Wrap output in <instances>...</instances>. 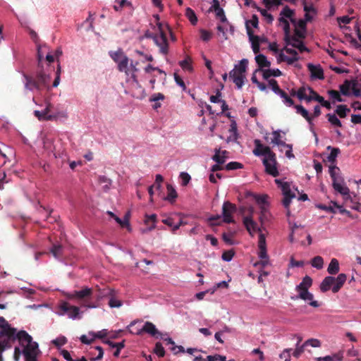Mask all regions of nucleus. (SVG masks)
<instances>
[{"label": "nucleus", "mask_w": 361, "mask_h": 361, "mask_svg": "<svg viewBox=\"0 0 361 361\" xmlns=\"http://www.w3.org/2000/svg\"><path fill=\"white\" fill-rule=\"evenodd\" d=\"M351 87V81L345 80L344 82L340 85V91L341 94H343L345 96H349L350 95V90Z\"/></svg>", "instance_id": "38"}, {"label": "nucleus", "mask_w": 361, "mask_h": 361, "mask_svg": "<svg viewBox=\"0 0 361 361\" xmlns=\"http://www.w3.org/2000/svg\"><path fill=\"white\" fill-rule=\"evenodd\" d=\"M307 68L312 78L319 80H323L324 78V71L319 65L315 66L312 63H309L307 65Z\"/></svg>", "instance_id": "16"}, {"label": "nucleus", "mask_w": 361, "mask_h": 361, "mask_svg": "<svg viewBox=\"0 0 361 361\" xmlns=\"http://www.w3.org/2000/svg\"><path fill=\"white\" fill-rule=\"evenodd\" d=\"M52 343L57 347L65 345L67 343V338L65 336H59L54 340Z\"/></svg>", "instance_id": "59"}, {"label": "nucleus", "mask_w": 361, "mask_h": 361, "mask_svg": "<svg viewBox=\"0 0 361 361\" xmlns=\"http://www.w3.org/2000/svg\"><path fill=\"white\" fill-rule=\"evenodd\" d=\"M347 279V276L345 274H340L336 278H335V283L332 286V292L336 293H338L342 288Z\"/></svg>", "instance_id": "21"}, {"label": "nucleus", "mask_w": 361, "mask_h": 361, "mask_svg": "<svg viewBox=\"0 0 361 361\" xmlns=\"http://www.w3.org/2000/svg\"><path fill=\"white\" fill-rule=\"evenodd\" d=\"M332 186L334 189L341 194L345 199L350 197V190L343 184V178L338 176L332 179Z\"/></svg>", "instance_id": "11"}, {"label": "nucleus", "mask_w": 361, "mask_h": 361, "mask_svg": "<svg viewBox=\"0 0 361 361\" xmlns=\"http://www.w3.org/2000/svg\"><path fill=\"white\" fill-rule=\"evenodd\" d=\"M201 39L204 42H208L212 38V33L205 30H201Z\"/></svg>", "instance_id": "61"}, {"label": "nucleus", "mask_w": 361, "mask_h": 361, "mask_svg": "<svg viewBox=\"0 0 361 361\" xmlns=\"http://www.w3.org/2000/svg\"><path fill=\"white\" fill-rule=\"evenodd\" d=\"M15 337L16 339L18 338L22 345L25 344L27 345V343H31V340L32 339V336L24 330L18 331L16 335L15 334Z\"/></svg>", "instance_id": "24"}, {"label": "nucleus", "mask_w": 361, "mask_h": 361, "mask_svg": "<svg viewBox=\"0 0 361 361\" xmlns=\"http://www.w3.org/2000/svg\"><path fill=\"white\" fill-rule=\"evenodd\" d=\"M312 285V279L310 276H305L303 279H302V281L301 283H300V284H298V286H296V287H301L302 288H310Z\"/></svg>", "instance_id": "44"}, {"label": "nucleus", "mask_w": 361, "mask_h": 361, "mask_svg": "<svg viewBox=\"0 0 361 361\" xmlns=\"http://www.w3.org/2000/svg\"><path fill=\"white\" fill-rule=\"evenodd\" d=\"M109 56L112 60L117 63V68L120 72L126 71L128 69L129 59L122 49H119L115 51H109Z\"/></svg>", "instance_id": "5"}, {"label": "nucleus", "mask_w": 361, "mask_h": 361, "mask_svg": "<svg viewBox=\"0 0 361 361\" xmlns=\"http://www.w3.org/2000/svg\"><path fill=\"white\" fill-rule=\"evenodd\" d=\"M226 360V357L220 355H209L207 357V361H222Z\"/></svg>", "instance_id": "64"}, {"label": "nucleus", "mask_w": 361, "mask_h": 361, "mask_svg": "<svg viewBox=\"0 0 361 361\" xmlns=\"http://www.w3.org/2000/svg\"><path fill=\"white\" fill-rule=\"evenodd\" d=\"M328 94L329 95V97L331 99H333L337 102H341L343 101L340 93L337 90H330L328 91Z\"/></svg>", "instance_id": "45"}, {"label": "nucleus", "mask_w": 361, "mask_h": 361, "mask_svg": "<svg viewBox=\"0 0 361 361\" xmlns=\"http://www.w3.org/2000/svg\"><path fill=\"white\" fill-rule=\"evenodd\" d=\"M229 132L233 133V137H228L227 142H235L238 138L237 123L235 121H232L230 125Z\"/></svg>", "instance_id": "30"}, {"label": "nucleus", "mask_w": 361, "mask_h": 361, "mask_svg": "<svg viewBox=\"0 0 361 361\" xmlns=\"http://www.w3.org/2000/svg\"><path fill=\"white\" fill-rule=\"evenodd\" d=\"M269 85L271 87V90L274 91V92L276 94L281 90V89L279 86L278 82L275 79L269 80Z\"/></svg>", "instance_id": "50"}, {"label": "nucleus", "mask_w": 361, "mask_h": 361, "mask_svg": "<svg viewBox=\"0 0 361 361\" xmlns=\"http://www.w3.org/2000/svg\"><path fill=\"white\" fill-rule=\"evenodd\" d=\"M46 48V46L37 47V70L35 75L23 73L24 78V87L25 90L30 91L36 90L41 92L43 90H49L50 75L44 70L43 66V57L42 49Z\"/></svg>", "instance_id": "1"}, {"label": "nucleus", "mask_w": 361, "mask_h": 361, "mask_svg": "<svg viewBox=\"0 0 361 361\" xmlns=\"http://www.w3.org/2000/svg\"><path fill=\"white\" fill-rule=\"evenodd\" d=\"M290 44H287L298 49L300 52L309 51V49L305 46L303 42L298 39L296 36H292L291 38H290Z\"/></svg>", "instance_id": "22"}, {"label": "nucleus", "mask_w": 361, "mask_h": 361, "mask_svg": "<svg viewBox=\"0 0 361 361\" xmlns=\"http://www.w3.org/2000/svg\"><path fill=\"white\" fill-rule=\"evenodd\" d=\"M340 169L335 165L329 166V174L331 179L339 176Z\"/></svg>", "instance_id": "53"}, {"label": "nucleus", "mask_w": 361, "mask_h": 361, "mask_svg": "<svg viewBox=\"0 0 361 361\" xmlns=\"http://www.w3.org/2000/svg\"><path fill=\"white\" fill-rule=\"evenodd\" d=\"M243 164L237 162V161H231L227 164L225 166L226 170H235L238 169H242Z\"/></svg>", "instance_id": "49"}, {"label": "nucleus", "mask_w": 361, "mask_h": 361, "mask_svg": "<svg viewBox=\"0 0 361 361\" xmlns=\"http://www.w3.org/2000/svg\"><path fill=\"white\" fill-rule=\"evenodd\" d=\"M293 106L296 109L297 114H300L310 124H312V116L302 105H294Z\"/></svg>", "instance_id": "27"}, {"label": "nucleus", "mask_w": 361, "mask_h": 361, "mask_svg": "<svg viewBox=\"0 0 361 361\" xmlns=\"http://www.w3.org/2000/svg\"><path fill=\"white\" fill-rule=\"evenodd\" d=\"M247 34L249 37L250 42H252V48L255 54L259 52V37L257 35H255L252 30L247 25Z\"/></svg>", "instance_id": "14"}, {"label": "nucleus", "mask_w": 361, "mask_h": 361, "mask_svg": "<svg viewBox=\"0 0 361 361\" xmlns=\"http://www.w3.org/2000/svg\"><path fill=\"white\" fill-rule=\"evenodd\" d=\"M267 198L268 196L267 195H257L255 197L256 202L261 207L267 204Z\"/></svg>", "instance_id": "51"}, {"label": "nucleus", "mask_w": 361, "mask_h": 361, "mask_svg": "<svg viewBox=\"0 0 361 361\" xmlns=\"http://www.w3.org/2000/svg\"><path fill=\"white\" fill-rule=\"evenodd\" d=\"M247 64L248 60L246 59H243L240 61L239 64L235 66V68L233 70H235L237 71V74H244L246 71Z\"/></svg>", "instance_id": "36"}, {"label": "nucleus", "mask_w": 361, "mask_h": 361, "mask_svg": "<svg viewBox=\"0 0 361 361\" xmlns=\"http://www.w3.org/2000/svg\"><path fill=\"white\" fill-rule=\"evenodd\" d=\"M350 111V109L344 104L338 105L335 111L336 114L341 118H345Z\"/></svg>", "instance_id": "35"}, {"label": "nucleus", "mask_w": 361, "mask_h": 361, "mask_svg": "<svg viewBox=\"0 0 361 361\" xmlns=\"http://www.w3.org/2000/svg\"><path fill=\"white\" fill-rule=\"evenodd\" d=\"M255 61L259 67V69L256 70L255 72L262 71L263 68H269L271 66V63L264 54L257 55L255 56Z\"/></svg>", "instance_id": "25"}, {"label": "nucleus", "mask_w": 361, "mask_h": 361, "mask_svg": "<svg viewBox=\"0 0 361 361\" xmlns=\"http://www.w3.org/2000/svg\"><path fill=\"white\" fill-rule=\"evenodd\" d=\"M228 152L226 150H221L220 149H215V154L212 159L219 164H223L228 158Z\"/></svg>", "instance_id": "20"}, {"label": "nucleus", "mask_w": 361, "mask_h": 361, "mask_svg": "<svg viewBox=\"0 0 361 361\" xmlns=\"http://www.w3.org/2000/svg\"><path fill=\"white\" fill-rule=\"evenodd\" d=\"M185 16L189 19L192 25H195L197 22V16L194 11L190 8H187L185 11Z\"/></svg>", "instance_id": "42"}, {"label": "nucleus", "mask_w": 361, "mask_h": 361, "mask_svg": "<svg viewBox=\"0 0 361 361\" xmlns=\"http://www.w3.org/2000/svg\"><path fill=\"white\" fill-rule=\"evenodd\" d=\"M130 4V2H128L126 0H116L114 8L115 9V11H118L125 6Z\"/></svg>", "instance_id": "47"}, {"label": "nucleus", "mask_w": 361, "mask_h": 361, "mask_svg": "<svg viewBox=\"0 0 361 361\" xmlns=\"http://www.w3.org/2000/svg\"><path fill=\"white\" fill-rule=\"evenodd\" d=\"M233 255H234V252L232 250H228V251H225L222 254L221 257H222L223 260H224L226 262H229L232 259Z\"/></svg>", "instance_id": "63"}, {"label": "nucleus", "mask_w": 361, "mask_h": 361, "mask_svg": "<svg viewBox=\"0 0 361 361\" xmlns=\"http://www.w3.org/2000/svg\"><path fill=\"white\" fill-rule=\"evenodd\" d=\"M255 149H253V154L257 157L264 156V157H274V152L271 150V148L268 146H264L259 140H255Z\"/></svg>", "instance_id": "10"}, {"label": "nucleus", "mask_w": 361, "mask_h": 361, "mask_svg": "<svg viewBox=\"0 0 361 361\" xmlns=\"http://www.w3.org/2000/svg\"><path fill=\"white\" fill-rule=\"evenodd\" d=\"M191 63L192 59L190 56H188L184 60L179 62V65L183 70H187L191 72L192 71Z\"/></svg>", "instance_id": "39"}, {"label": "nucleus", "mask_w": 361, "mask_h": 361, "mask_svg": "<svg viewBox=\"0 0 361 361\" xmlns=\"http://www.w3.org/2000/svg\"><path fill=\"white\" fill-rule=\"evenodd\" d=\"M243 224L248 233L253 236L256 231H259L258 247H267L266 238L264 234L261 233V229L257 227V224L252 220L251 216H245L243 219Z\"/></svg>", "instance_id": "4"}, {"label": "nucleus", "mask_w": 361, "mask_h": 361, "mask_svg": "<svg viewBox=\"0 0 361 361\" xmlns=\"http://www.w3.org/2000/svg\"><path fill=\"white\" fill-rule=\"evenodd\" d=\"M37 343L34 342L32 339L31 343H27L23 350V354L25 357V359H29L31 358L32 357H35L36 351L37 350Z\"/></svg>", "instance_id": "15"}, {"label": "nucleus", "mask_w": 361, "mask_h": 361, "mask_svg": "<svg viewBox=\"0 0 361 361\" xmlns=\"http://www.w3.org/2000/svg\"><path fill=\"white\" fill-rule=\"evenodd\" d=\"M281 15L286 18H291L293 15V11L291 10L288 6H286L281 12Z\"/></svg>", "instance_id": "62"}, {"label": "nucleus", "mask_w": 361, "mask_h": 361, "mask_svg": "<svg viewBox=\"0 0 361 361\" xmlns=\"http://www.w3.org/2000/svg\"><path fill=\"white\" fill-rule=\"evenodd\" d=\"M312 266L321 269L323 267L324 260L323 258L320 256H316L312 259Z\"/></svg>", "instance_id": "43"}, {"label": "nucleus", "mask_w": 361, "mask_h": 361, "mask_svg": "<svg viewBox=\"0 0 361 361\" xmlns=\"http://www.w3.org/2000/svg\"><path fill=\"white\" fill-rule=\"evenodd\" d=\"M272 135L274 136L271 140V142L274 145L279 146H283L286 145V142L281 140V131L280 130H274L272 132Z\"/></svg>", "instance_id": "37"}, {"label": "nucleus", "mask_w": 361, "mask_h": 361, "mask_svg": "<svg viewBox=\"0 0 361 361\" xmlns=\"http://www.w3.org/2000/svg\"><path fill=\"white\" fill-rule=\"evenodd\" d=\"M230 78L233 79V82L235 84L238 89H240L243 84L245 76L244 74H237L235 70H232L229 73Z\"/></svg>", "instance_id": "18"}, {"label": "nucleus", "mask_w": 361, "mask_h": 361, "mask_svg": "<svg viewBox=\"0 0 361 361\" xmlns=\"http://www.w3.org/2000/svg\"><path fill=\"white\" fill-rule=\"evenodd\" d=\"M263 72V78L268 80L270 77H279L282 75V72L279 69H267L262 70Z\"/></svg>", "instance_id": "33"}, {"label": "nucleus", "mask_w": 361, "mask_h": 361, "mask_svg": "<svg viewBox=\"0 0 361 361\" xmlns=\"http://www.w3.org/2000/svg\"><path fill=\"white\" fill-rule=\"evenodd\" d=\"M59 309L62 312L60 314H68V317L73 319H76L80 312L78 307L71 305L68 302L65 301L59 305Z\"/></svg>", "instance_id": "12"}, {"label": "nucleus", "mask_w": 361, "mask_h": 361, "mask_svg": "<svg viewBox=\"0 0 361 361\" xmlns=\"http://www.w3.org/2000/svg\"><path fill=\"white\" fill-rule=\"evenodd\" d=\"M93 294L92 288L85 287L80 290H73L71 293H67L66 297L69 300H80L82 301V305L87 308H96L99 305L96 302L90 301V298Z\"/></svg>", "instance_id": "2"}, {"label": "nucleus", "mask_w": 361, "mask_h": 361, "mask_svg": "<svg viewBox=\"0 0 361 361\" xmlns=\"http://www.w3.org/2000/svg\"><path fill=\"white\" fill-rule=\"evenodd\" d=\"M138 64V61H130V63L128 64V69L126 71H123L127 76L130 75L131 78L136 83H138L137 75L135 74L139 71L137 67Z\"/></svg>", "instance_id": "17"}, {"label": "nucleus", "mask_w": 361, "mask_h": 361, "mask_svg": "<svg viewBox=\"0 0 361 361\" xmlns=\"http://www.w3.org/2000/svg\"><path fill=\"white\" fill-rule=\"evenodd\" d=\"M180 178L181 179L182 185L183 186L187 185L189 183L190 180H191L190 176L186 172H181L180 173Z\"/></svg>", "instance_id": "55"}, {"label": "nucleus", "mask_w": 361, "mask_h": 361, "mask_svg": "<svg viewBox=\"0 0 361 361\" xmlns=\"http://www.w3.org/2000/svg\"><path fill=\"white\" fill-rule=\"evenodd\" d=\"M143 332L147 333L157 338L161 336V333L157 330L155 325L150 322H146L142 328L137 329L135 334L140 335Z\"/></svg>", "instance_id": "13"}, {"label": "nucleus", "mask_w": 361, "mask_h": 361, "mask_svg": "<svg viewBox=\"0 0 361 361\" xmlns=\"http://www.w3.org/2000/svg\"><path fill=\"white\" fill-rule=\"evenodd\" d=\"M305 346H306L305 345V343H303L302 345H298V343H297L296 348L294 350V352L293 353V355L295 357L298 358L300 357V355L304 352Z\"/></svg>", "instance_id": "56"}, {"label": "nucleus", "mask_w": 361, "mask_h": 361, "mask_svg": "<svg viewBox=\"0 0 361 361\" xmlns=\"http://www.w3.org/2000/svg\"><path fill=\"white\" fill-rule=\"evenodd\" d=\"M166 188L168 194L165 200L173 203L178 196L177 192L175 188L170 184H167Z\"/></svg>", "instance_id": "32"}, {"label": "nucleus", "mask_w": 361, "mask_h": 361, "mask_svg": "<svg viewBox=\"0 0 361 361\" xmlns=\"http://www.w3.org/2000/svg\"><path fill=\"white\" fill-rule=\"evenodd\" d=\"M50 106L51 104H49L43 111H35V116L40 121L52 120L54 118V116L48 114L50 111Z\"/></svg>", "instance_id": "19"}, {"label": "nucleus", "mask_w": 361, "mask_h": 361, "mask_svg": "<svg viewBox=\"0 0 361 361\" xmlns=\"http://www.w3.org/2000/svg\"><path fill=\"white\" fill-rule=\"evenodd\" d=\"M335 283V278L333 276H326L320 284V290L322 292L325 293L330 290L331 287Z\"/></svg>", "instance_id": "23"}, {"label": "nucleus", "mask_w": 361, "mask_h": 361, "mask_svg": "<svg viewBox=\"0 0 361 361\" xmlns=\"http://www.w3.org/2000/svg\"><path fill=\"white\" fill-rule=\"evenodd\" d=\"M263 164L265 167V171L268 174L274 177L279 176V173L276 167L277 161L275 153L274 157H271L269 156L268 157H264L263 159Z\"/></svg>", "instance_id": "9"}, {"label": "nucleus", "mask_w": 361, "mask_h": 361, "mask_svg": "<svg viewBox=\"0 0 361 361\" xmlns=\"http://www.w3.org/2000/svg\"><path fill=\"white\" fill-rule=\"evenodd\" d=\"M277 94L283 99V102L286 106L290 107L295 105L293 99L284 90H281Z\"/></svg>", "instance_id": "29"}, {"label": "nucleus", "mask_w": 361, "mask_h": 361, "mask_svg": "<svg viewBox=\"0 0 361 361\" xmlns=\"http://www.w3.org/2000/svg\"><path fill=\"white\" fill-rule=\"evenodd\" d=\"M327 149L331 150V153L327 157V160L331 162V164H335L336 161V157L340 154L341 151L339 148L337 147H332L331 146L327 147Z\"/></svg>", "instance_id": "34"}, {"label": "nucleus", "mask_w": 361, "mask_h": 361, "mask_svg": "<svg viewBox=\"0 0 361 361\" xmlns=\"http://www.w3.org/2000/svg\"><path fill=\"white\" fill-rule=\"evenodd\" d=\"M236 212V206L227 201L225 202L222 207V216H223V221L227 224L234 223V219L233 218V214Z\"/></svg>", "instance_id": "8"}, {"label": "nucleus", "mask_w": 361, "mask_h": 361, "mask_svg": "<svg viewBox=\"0 0 361 361\" xmlns=\"http://www.w3.org/2000/svg\"><path fill=\"white\" fill-rule=\"evenodd\" d=\"M157 221V215L153 214L150 215H145V223L146 225H149L151 224V225L149 227V230L151 231L152 229L155 228V223Z\"/></svg>", "instance_id": "40"}, {"label": "nucleus", "mask_w": 361, "mask_h": 361, "mask_svg": "<svg viewBox=\"0 0 361 361\" xmlns=\"http://www.w3.org/2000/svg\"><path fill=\"white\" fill-rule=\"evenodd\" d=\"M50 252L55 258L59 259L63 256V247L61 244H54L50 249Z\"/></svg>", "instance_id": "28"}, {"label": "nucleus", "mask_w": 361, "mask_h": 361, "mask_svg": "<svg viewBox=\"0 0 361 361\" xmlns=\"http://www.w3.org/2000/svg\"><path fill=\"white\" fill-rule=\"evenodd\" d=\"M305 345H311L314 348L320 347L321 346V342L319 340L316 338H310L307 340L305 343Z\"/></svg>", "instance_id": "58"}, {"label": "nucleus", "mask_w": 361, "mask_h": 361, "mask_svg": "<svg viewBox=\"0 0 361 361\" xmlns=\"http://www.w3.org/2000/svg\"><path fill=\"white\" fill-rule=\"evenodd\" d=\"M275 182L278 187L281 188L283 196L295 195V194L291 192L290 185L288 182H283L279 179H276Z\"/></svg>", "instance_id": "26"}, {"label": "nucleus", "mask_w": 361, "mask_h": 361, "mask_svg": "<svg viewBox=\"0 0 361 361\" xmlns=\"http://www.w3.org/2000/svg\"><path fill=\"white\" fill-rule=\"evenodd\" d=\"M327 271L329 274L334 275L339 271V262L336 258H333L329 264Z\"/></svg>", "instance_id": "31"}, {"label": "nucleus", "mask_w": 361, "mask_h": 361, "mask_svg": "<svg viewBox=\"0 0 361 361\" xmlns=\"http://www.w3.org/2000/svg\"><path fill=\"white\" fill-rule=\"evenodd\" d=\"M291 348L285 349L279 355L280 358L283 359L285 361H290V351Z\"/></svg>", "instance_id": "60"}, {"label": "nucleus", "mask_w": 361, "mask_h": 361, "mask_svg": "<svg viewBox=\"0 0 361 361\" xmlns=\"http://www.w3.org/2000/svg\"><path fill=\"white\" fill-rule=\"evenodd\" d=\"M104 297L109 298L108 305L110 307H120L122 306L123 302L121 300L118 299L115 295L114 291L111 289H104L102 291H100L97 295V300L99 301Z\"/></svg>", "instance_id": "6"}, {"label": "nucleus", "mask_w": 361, "mask_h": 361, "mask_svg": "<svg viewBox=\"0 0 361 361\" xmlns=\"http://www.w3.org/2000/svg\"><path fill=\"white\" fill-rule=\"evenodd\" d=\"M286 23V25H283V30L285 34L284 39L286 44H290V38H291L292 36L290 35V25L288 22Z\"/></svg>", "instance_id": "48"}, {"label": "nucleus", "mask_w": 361, "mask_h": 361, "mask_svg": "<svg viewBox=\"0 0 361 361\" xmlns=\"http://www.w3.org/2000/svg\"><path fill=\"white\" fill-rule=\"evenodd\" d=\"M326 118H327L329 122L332 126L339 127V128L342 127V123H341V121L337 118L336 114H327Z\"/></svg>", "instance_id": "41"}, {"label": "nucleus", "mask_w": 361, "mask_h": 361, "mask_svg": "<svg viewBox=\"0 0 361 361\" xmlns=\"http://www.w3.org/2000/svg\"><path fill=\"white\" fill-rule=\"evenodd\" d=\"M295 290L298 293V295L295 298L296 299L300 298L305 301H310L308 304L314 307H318L320 306V304L317 300H313L314 295L312 293L309 292V288H307L306 287L302 288L301 286L295 287Z\"/></svg>", "instance_id": "7"}, {"label": "nucleus", "mask_w": 361, "mask_h": 361, "mask_svg": "<svg viewBox=\"0 0 361 361\" xmlns=\"http://www.w3.org/2000/svg\"><path fill=\"white\" fill-rule=\"evenodd\" d=\"M61 72V66L59 63L57 66V70L56 71V77H55V79H54V80L53 82V85H52V86L54 87H56L59 85Z\"/></svg>", "instance_id": "57"}, {"label": "nucleus", "mask_w": 361, "mask_h": 361, "mask_svg": "<svg viewBox=\"0 0 361 361\" xmlns=\"http://www.w3.org/2000/svg\"><path fill=\"white\" fill-rule=\"evenodd\" d=\"M173 77L176 84L180 86L183 91H185L186 90V86L181 77L176 73H174Z\"/></svg>", "instance_id": "52"}, {"label": "nucleus", "mask_w": 361, "mask_h": 361, "mask_svg": "<svg viewBox=\"0 0 361 361\" xmlns=\"http://www.w3.org/2000/svg\"><path fill=\"white\" fill-rule=\"evenodd\" d=\"M154 352L158 357H162L165 355V350L161 343H157L154 349Z\"/></svg>", "instance_id": "46"}, {"label": "nucleus", "mask_w": 361, "mask_h": 361, "mask_svg": "<svg viewBox=\"0 0 361 361\" xmlns=\"http://www.w3.org/2000/svg\"><path fill=\"white\" fill-rule=\"evenodd\" d=\"M358 83L356 80L351 81V87L353 93L355 97H360L361 95V90L357 87Z\"/></svg>", "instance_id": "54"}, {"label": "nucleus", "mask_w": 361, "mask_h": 361, "mask_svg": "<svg viewBox=\"0 0 361 361\" xmlns=\"http://www.w3.org/2000/svg\"><path fill=\"white\" fill-rule=\"evenodd\" d=\"M147 37L153 39L155 44L159 48V52L161 54H168L169 42L164 25L162 23H158V30L156 33L147 35Z\"/></svg>", "instance_id": "3"}]
</instances>
